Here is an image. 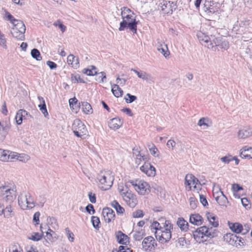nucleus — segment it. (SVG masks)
<instances>
[{
	"label": "nucleus",
	"instance_id": "obj_1",
	"mask_svg": "<svg viewBox=\"0 0 252 252\" xmlns=\"http://www.w3.org/2000/svg\"><path fill=\"white\" fill-rule=\"evenodd\" d=\"M215 230L212 227L209 228L206 226H203L197 228L193 232V237L197 242L203 243L208 238H211L216 236Z\"/></svg>",
	"mask_w": 252,
	"mask_h": 252
},
{
	"label": "nucleus",
	"instance_id": "obj_2",
	"mask_svg": "<svg viewBox=\"0 0 252 252\" xmlns=\"http://www.w3.org/2000/svg\"><path fill=\"white\" fill-rule=\"evenodd\" d=\"M173 229V225L170 221L165 220L162 228L155 232L157 239L161 244L168 242L171 238V230Z\"/></svg>",
	"mask_w": 252,
	"mask_h": 252
},
{
	"label": "nucleus",
	"instance_id": "obj_3",
	"mask_svg": "<svg viewBox=\"0 0 252 252\" xmlns=\"http://www.w3.org/2000/svg\"><path fill=\"white\" fill-rule=\"evenodd\" d=\"M18 202L20 207L24 210L32 209L35 205L33 196L27 191L20 193L18 197Z\"/></svg>",
	"mask_w": 252,
	"mask_h": 252
},
{
	"label": "nucleus",
	"instance_id": "obj_4",
	"mask_svg": "<svg viewBox=\"0 0 252 252\" xmlns=\"http://www.w3.org/2000/svg\"><path fill=\"white\" fill-rule=\"evenodd\" d=\"M118 190L121 196L126 204L131 208H134L137 204L136 196L128 189L127 186H120Z\"/></svg>",
	"mask_w": 252,
	"mask_h": 252
},
{
	"label": "nucleus",
	"instance_id": "obj_5",
	"mask_svg": "<svg viewBox=\"0 0 252 252\" xmlns=\"http://www.w3.org/2000/svg\"><path fill=\"white\" fill-rule=\"evenodd\" d=\"M17 190L15 186L10 187L8 186H0V200L11 203L15 199Z\"/></svg>",
	"mask_w": 252,
	"mask_h": 252
},
{
	"label": "nucleus",
	"instance_id": "obj_6",
	"mask_svg": "<svg viewBox=\"0 0 252 252\" xmlns=\"http://www.w3.org/2000/svg\"><path fill=\"white\" fill-rule=\"evenodd\" d=\"M99 188L104 190L109 189L113 185L114 177L109 171H101L97 176Z\"/></svg>",
	"mask_w": 252,
	"mask_h": 252
},
{
	"label": "nucleus",
	"instance_id": "obj_7",
	"mask_svg": "<svg viewBox=\"0 0 252 252\" xmlns=\"http://www.w3.org/2000/svg\"><path fill=\"white\" fill-rule=\"evenodd\" d=\"M128 18L126 17L123 19V21L120 24L119 30L123 31L126 28H128L134 33H136L137 22L136 21L134 14L133 15H128Z\"/></svg>",
	"mask_w": 252,
	"mask_h": 252
},
{
	"label": "nucleus",
	"instance_id": "obj_8",
	"mask_svg": "<svg viewBox=\"0 0 252 252\" xmlns=\"http://www.w3.org/2000/svg\"><path fill=\"white\" fill-rule=\"evenodd\" d=\"M26 31V26L22 21L13 25V27L10 31L12 36L17 40L21 41L25 40L24 33Z\"/></svg>",
	"mask_w": 252,
	"mask_h": 252
},
{
	"label": "nucleus",
	"instance_id": "obj_9",
	"mask_svg": "<svg viewBox=\"0 0 252 252\" xmlns=\"http://www.w3.org/2000/svg\"><path fill=\"white\" fill-rule=\"evenodd\" d=\"M72 129L74 135L78 137H82L87 135L88 130L86 126L79 119H75L72 126Z\"/></svg>",
	"mask_w": 252,
	"mask_h": 252
},
{
	"label": "nucleus",
	"instance_id": "obj_10",
	"mask_svg": "<svg viewBox=\"0 0 252 252\" xmlns=\"http://www.w3.org/2000/svg\"><path fill=\"white\" fill-rule=\"evenodd\" d=\"M185 185L187 189L190 190L191 189L192 187L193 190H195L198 192L200 189V184L198 180L192 174H187L185 177Z\"/></svg>",
	"mask_w": 252,
	"mask_h": 252
},
{
	"label": "nucleus",
	"instance_id": "obj_11",
	"mask_svg": "<svg viewBox=\"0 0 252 252\" xmlns=\"http://www.w3.org/2000/svg\"><path fill=\"white\" fill-rule=\"evenodd\" d=\"M130 183L134 187L135 189L140 195H144L150 192V186L143 180L131 181Z\"/></svg>",
	"mask_w": 252,
	"mask_h": 252
},
{
	"label": "nucleus",
	"instance_id": "obj_12",
	"mask_svg": "<svg viewBox=\"0 0 252 252\" xmlns=\"http://www.w3.org/2000/svg\"><path fill=\"white\" fill-rule=\"evenodd\" d=\"M198 39L200 43L209 49H214V41L213 40L215 39L214 37H211V38L207 35H205L202 32H200L197 34Z\"/></svg>",
	"mask_w": 252,
	"mask_h": 252
},
{
	"label": "nucleus",
	"instance_id": "obj_13",
	"mask_svg": "<svg viewBox=\"0 0 252 252\" xmlns=\"http://www.w3.org/2000/svg\"><path fill=\"white\" fill-rule=\"evenodd\" d=\"M142 246L144 251L152 252L154 251L157 243L153 237L148 236L144 239Z\"/></svg>",
	"mask_w": 252,
	"mask_h": 252
},
{
	"label": "nucleus",
	"instance_id": "obj_14",
	"mask_svg": "<svg viewBox=\"0 0 252 252\" xmlns=\"http://www.w3.org/2000/svg\"><path fill=\"white\" fill-rule=\"evenodd\" d=\"M14 213L13 209L11 204L5 206L3 204L0 203V216H3L5 218H10L13 217Z\"/></svg>",
	"mask_w": 252,
	"mask_h": 252
},
{
	"label": "nucleus",
	"instance_id": "obj_15",
	"mask_svg": "<svg viewBox=\"0 0 252 252\" xmlns=\"http://www.w3.org/2000/svg\"><path fill=\"white\" fill-rule=\"evenodd\" d=\"M140 169L142 172L146 174L148 176L154 177L156 175L155 168L148 161L145 162Z\"/></svg>",
	"mask_w": 252,
	"mask_h": 252
},
{
	"label": "nucleus",
	"instance_id": "obj_16",
	"mask_svg": "<svg viewBox=\"0 0 252 252\" xmlns=\"http://www.w3.org/2000/svg\"><path fill=\"white\" fill-rule=\"evenodd\" d=\"M252 136V127L245 126L240 129L237 133L238 139H244Z\"/></svg>",
	"mask_w": 252,
	"mask_h": 252
},
{
	"label": "nucleus",
	"instance_id": "obj_17",
	"mask_svg": "<svg viewBox=\"0 0 252 252\" xmlns=\"http://www.w3.org/2000/svg\"><path fill=\"white\" fill-rule=\"evenodd\" d=\"M161 6V10L164 13L170 14H172L173 9H176V5L173 2L163 1Z\"/></svg>",
	"mask_w": 252,
	"mask_h": 252
},
{
	"label": "nucleus",
	"instance_id": "obj_18",
	"mask_svg": "<svg viewBox=\"0 0 252 252\" xmlns=\"http://www.w3.org/2000/svg\"><path fill=\"white\" fill-rule=\"evenodd\" d=\"M10 128V124L0 122V141H3L5 139Z\"/></svg>",
	"mask_w": 252,
	"mask_h": 252
},
{
	"label": "nucleus",
	"instance_id": "obj_19",
	"mask_svg": "<svg viewBox=\"0 0 252 252\" xmlns=\"http://www.w3.org/2000/svg\"><path fill=\"white\" fill-rule=\"evenodd\" d=\"M102 214L105 222L109 223L112 220H114L115 214L112 209L109 208H104L102 210Z\"/></svg>",
	"mask_w": 252,
	"mask_h": 252
},
{
	"label": "nucleus",
	"instance_id": "obj_20",
	"mask_svg": "<svg viewBox=\"0 0 252 252\" xmlns=\"http://www.w3.org/2000/svg\"><path fill=\"white\" fill-rule=\"evenodd\" d=\"M157 50L161 53L165 58L169 55L167 45L161 40H158Z\"/></svg>",
	"mask_w": 252,
	"mask_h": 252
},
{
	"label": "nucleus",
	"instance_id": "obj_21",
	"mask_svg": "<svg viewBox=\"0 0 252 252\" xmlns=\"http://www.w3.org/2000/svg\"><path fill=\"white\" fill-rule=\"evenodd\" d=\"M117 242L122 245H127L129 243V237L126 234L121 231H118L115 233Z\"/></svg>",
	"mask_w": 252,
	"mask_h": 252
},
{
	"label": "nucleus",
	"instance_id": "obj_22",
	"mask_svg": "<svg viewBox=\"0 0 252 252\" xmlns=\"http://www.w3.org/2000/svg\"><path fill=\"white\" fill-rule=\"evenodd\" d=\"M214 41V47L212 49L213 51H216L218 47L220 49H223L227 50L229 47V44L228 42L226 41H221L220 38H215V39L213 40Z\"/></svg>",
	"mask_w": 252,
	"mask_h": 252
},
{
	"label": "nucleus",
	"instance_id": "obj_23",
	"mask_svg": "<svg viewBox=\"0 0 252 252\" xmlns=\"http://www.w3.org/2000/svg\"><path fill=\"white\" fill-rule=\"evenodd\" d=\"M240 156L242 158H252V147H243L241 149Z\"/></svg>",
	"mask_w": 252,
	"mask_h": 252
},
{
	"label": "nucleus",
	"instance_id": "obj_24",
	"mask_svg": "<svg viewBox=\"0 0 252 252\" xmlns=\"http://www.w3.org/2000/svg\"><path fill=\"white\" fill-rule=\"evenodd\" d=\"M67 62L69 65H71L74 69H77L79 67V59L73 54H70L68 56Z\"/></svg>",
	"mask_w": 252,
	"mask_h": 252
},
{
	"label": "nucleus",
	"instance_id": "obj_25",
	"mask_svg": "<svg viewBox=\"0 0 252 252\" xmlns=\"http://www.w3.org/2000/svg\"><path fill=\"white\" fill-rule=\"evenodd\" d=\"M224 241L230 245L233 246L237 240V236L233 233H226L223 236Z\"/></svg>",
	"mask_w": 252,
	"mask_h": 252
},
{
	"label": "nucleus",
	"instance_id": "obj_26",
	"mask_svg": "<svg viewBox=\"0 0 252 252\" xmlns=\"http://www.w3.org/2000/svg\"><path fill=\"white\" fill-rule=\"evenodd\" d=\"M122 122L119 118H115L110 120L108 123L109 127L111 129H117L122 126Z\"/></svg>",
	"mask_w": 252,
	"mask_h": 252
},
{
	"label": "nucleus",
	"instance_id": "obj_27",
	"mask_svg": "<svg viewBox=\"0 0 252 252\" xmlns=\"http://www.w3.org/2000/svg\"><path fill=\"white\" fill-rule=\"evenodd\" d=\"M189 222L196 225H200L202 223V217L198 214H191L189 217Z\"/></svg>",
	"mask_w": 252,
	"mask_h": 252
},
{
	"label": "nucleus",
	"instance_id": "obj_28",
	"mask_svg": "<svg viewBox=\"0 0 252 252\" xmlns=\"http://www.w3.org/2000/svg\"><path fill=\"white\" fill-rule=\"evenodd\" d=\"M130 71L134 72L138 76V78L142 79L143 80H145L146 81H149L151 80L152 77L149 74L147 73L146 72L143 71H137L136 69L133 68H131Z\"/></svg>",
	"mask_w": 252,
	"mask_h": 252
},
{
	"label": "nucleus",
	"instance_id": "obj_29",
	"mask_svg": "<svg viewBox=\"0 0 252 252\" xmlns=\"http://www.w3.org/2000/svg\"><path fill=\"white\" fill-rule=\"evenodd\" d=\"M177 224L181 231H187L189 229V223L183 218H179L177 221Z\"/></svg>",
	"mask_w": 252,
	"mask_h": 252
},
{
	"label": "nucleus",
	"instance_id": "obj_30",
	"mask_svg": "<svg viewBox=\"0 0 252 252\" xmlns=\"http://www.w3.org/2000/svg\"><path fill=\"white\" fill-rule=\"evenodd\" d=\"M111 91L114 95L117 97L122 96L123 94V91L117 84L111 85Z\"/></svg>",
	"mask_w": 252,
	"mask_h": 252
},
{
	"label": "nucleus",
	"instance_id": "obj_31",
	"mask_svg": "<svg viewBox=\"0 0 252 252\" xmlns=\"http://www.w3.org/2000/svg\"><path fill=\"white\" fill-rule=\"evenodd\" d=\"M206 216L209 223L213 226L216 227L219 225L217 218L214 214L208 213L206 214Z\"/></svg>",
	"mask_w": 252,
	"mask_h": 252
},
{
	"label": "nucleus",
	"instance_id": "obj_32",
	"mask_svg": "<svg viewBox=\"0 0 252 252\" xmlns=\"http://www.w3.org/2000/svg\"><path fill=\"white\" fill-rule=\"evenodd\" d=\"M38 99L40 101V102L41 103V104L38 105V107L40 109V110L41 111V112L43 113V114L44 115L45 117H46L47 115H48L46 106L45 102V100L44 98L41 96H38Z\"/></svg>",
	"mask_w": 252,
	"mask_h": 252
},
{
	"label": "nucleus",
	"instance_id": "obj_33",
	"mask_svg": "<svg viewBox=\"0 0 252 252\" xmlns=\"http://www.w3.org/2000/svg\"><path fill=\"white\" fill-rule=\"evenodd\" d=\"M229 228L236 233H240L241 229L242 228V225L238 222L230 223L228 222Z\"/></svg>",
	"mask_w": 252,
	"mask_h": 252
},
{
	"label": "nucleus",
	"instance_id": "obj_34",
	"mask_svg": "<svg viewBox=\"0 0 252 252\" xmlns=\"http://www.w3.org/2000/svg\"><path fill=\"white\" fill-rule=\"evenodd\" d=\"M81 108L83 112L86 114H90L93 113L91 105L87 102L81 103Z\"/></svg>",
	"mask_w": 252,
	"mask_h": 252
},
{
	"label": "nucleus",
	"instance_id": "obj_35",
	"mask_svg": "<svg viewBox=\"0 0 252 252\" xmlns=\"http://www.w3.org/2000/svg\"><path fill=\"white\" fill-rule=\"evenodd\" d=\"M111 205L116 210L117 214H123L124 213V208L122 207L116 200L113 201Z\"/></svg>",
	"mask_w": 252,
	"mask_h": 252
},
{
	"label": "nucleus",
	"instance_id": "obj_36",
	"mask_svg": "<svg viewBox=\"0 0 252 252\" xmlns=\"http://www.w3.org/2000/svg\"><path fill=\"white\" fill-rule=\"evenodd\" d=\"M145 236V230L141 229L136 231L133 235V237L135 241H140Z\"/></svg>",
	"mask_w": 252,
	"mask_h": 252
},
{
	"label": "nucleus",
	"instance_id": "obj_37",
	"mask_svg": "<svg viewBox=\"0 0 252 252\" xmlns=\"http://www.w3.org/2000/svg\"><path fill=\"white\" fill-rule=\"evenodd\" d=\"M3 19L5 20L10 21L12 25L20 21L16 19L9 12L6 10H5V14L3 16Z\"/></svg>",
	"mask_w": 252,
	"mask_h": 252
},
{
	"label": "nucleus",
	"instance_id": "obj_38",
	"mask_svg": "<svg viewBox=\"0 0 252 252\" xmlns=\"http://www.w3.org/2000/svg\"><path fill=\"white\" fill-rule=\"evenodd\" d=\"M216 201L220 205L222 206H226V204L228 203L227 198L223 193L216 199Z\"/></svg>",
	"mask_w": 252,
	"mask_h": 252
},
{
	"label": "nucleus",
	"instance_id": "obj_39",
	"mask_svg": "<svg viewBox=\"0 0 252 252\" xmlns=\"http://www.w3.org/2000/svg\"><path fill=\"white\" fill-rule=\"evenodd\" d=\"M42 229V227L40 226V230L42 231V233H43V231ZM42 235L43 234H40L38 232H33L31 236L29 237V238L34 241H38L42 238Z\"/></svg>",
	"mask_w": 252,
	"mask_h": 252
},
{
	"label": "nucleus",
	"instance_id": "obj_40",
	"mask_svg": "<svg viewBox=\"0 0 252 252\" xmlns=\"http://www.w3.org/2000/svg\"><path fill=\"white\" fill-rule=\"evenodd\" d=\"M8 150L0 149V160L4 162L8 161Z\"/></svg>",
	"mask_w": 252,
	"mask_h": 252
},
{
	"label": "nucleus",
	"instance_id": "obj_41",
	"mask_svg": "<svg viewBox=\"0 0 252 252\" xmlns=\"http://www.w3.org/2000/svg\"><path fill=\"white\" fill-rule=\"evenodd\" d=\"M133 15V12L130 9L126 7H124L121 9V16L123 19L126 17L128 18V15Z\"/></svg>",
	"mask_w": 252,
	"mask_h": 252
},
{
	"label": "nucleus",
	"instance_id": "obj_42",
	"mask_svg": "<svg viewBox=\"0 0 252 252\" xmlns=\"http://www.w3.org/2000/svg\"><path fill=\"white\" fill-rule=\"evenodd\" d=\"M149 160V156L148 155L139 156L137 158H135V162L138 164H140L141 161L145 162L148 161Z\"/></svg>",
	"mask_w": 252,
	"mask_h": 252
},
{
	"label": "nucleus",
	"instance_id": "obj_43",
	"mask_svg": "<svg viewBox=\"0 0 252 252\" xmlns=\"http://www.w3.org/2000/svg\"><path fill=\"white\" fill-rule=\"evenodd\" d=\"M32 57L35 59L37 61H41L42 60V57L41 56L39 51L37 49H33L31 51Z\"/></svg>",
	"mask_w": 252,
	"mask_h": 252
},
{
	"label": "nucleus",
	"instance_id": "obj_44",
	"mask_svg": "<svg viewBox=\"0 0 252 252\" xmlns=\"http://www.w3.org/2000/svg\"><path fill=\"white\" fill-rule=\"evenodd\" d=\"M17 159L20 161L26 162L30 159V157L25 154H18Z\"/></svg>",
	"mask_w": 252,
	"mask_h": 252
},
{
	"label": "nucleus",
	"instance_id": "obj_45",
	"mask_svg": "<svg viewBox=\"0 0 252 252\" xmlns=\"http://www.w3.org/2000/svg\"><path fill=\"white\" fill-rule=\"evenodd\" d=\"M22 113V110L21 109L19 110L16 114L15 119L18 125H21L22 123L23 118L24 117L23 116Z\"/></svg>",
	"mask_w": 252,
	"mask_h": 252
},
{
	"label": "nucleus",
	"instance_id": "obj_46",
	"mask_svg": "<svg viewBox=\"0 0 252 252\" xmlns=\"http://www.w3.org/2000/svg\"><path fill=\"white\" fill-rule=\"evenodd\" d=\"M71 81L73 83H84V81L81 78L80 75L79 74H72L71 77Z\"/></svg>",
	"mask_w": 252,
	"mask_h": 252
},
{
	"label": "nucleus",
	"instance_id": "obj_47",
	"mask_svg": "<svg viewBox=\"0 0 252 252\" xmlns=\"http://www.w3.org/2000/svg\"><path fill=\"white\" fill-rule=\"evenodd\" d=\"M126 103H132L137 99V97L135 95H131L127 93L124 98Z\"/></svg>",
	"mask_w": 252,
	"mask_h": 252
},
{
	"label": "nucleus",
	"instance_id": "obj_48",
	"mask_svg": "<svg viewBox=\"0 0 252 252\" xmlns=\"http://www.w3.org/2000/svg\"><path fill=\"white\" fill-rule=\"evenodd\" d=\"M98 75H100V76H98L96 79V81H98L99 82L103 83L106 81V74L104 72L102 71L98 73H97Z\"/></svg>",
	"mask_w": 252,
	"mask_h": 252
},
{
	"label": "nucleus",
	"instance_id": "obj_49",
	"mask_svg": "<svg viewBox=\"0 0 252 252\" xmlns=\"http://www.w3.org/2000/svg\"><path fill=\"white\" fill-rule=\"evenodd\" d=\"M91 221L93 224V226L95 228H98L99 224L100 223L99 219L97 217L93 216L92 217Z\"/></svg>",
	"mask_w": 252,
	"mask_h": 252
},
{
	"label": "nucleus",
	"instance_id": "obj_50",
	"mask_svg": "<svg viewBox=\"0 0 252 252\" xmlns=\"http://www.w3.org/2000/svg\"><path fill=\"white\" fill-rule=\"evenodd\" d=\"M65 231L68 240L71 242H73L74 240V235L73 233L69 229L68 227H66L65 229Z\"/></svg>",
	"mask_w": 252,
	"mask_h": 252
},
{
	"label": "nucleus",
	"instance_id": "obj_51",
	"mask_svg": "<svg viewBox=\"0 0 252 252\" xmlns=\"http://www.w3.org/2000/svg\"><path fill=\"white\" fill-rule=\"evenodd\" d=\"M148 147H149V149L151 154L153 156H154L155 157L158 156V154H157V153L158 152V150L154 144H152L151 147H150V145H149Z\"/></svg>",
	"mask_w": 252,
	"mask_h": 252
},
{
	"label": "nucleus",
	"instance_id": "obj_52",
	"mask_svg": "<svg viewBox=\"0 0 252 252\" xmlns=\"http://www.w3.org/2000/svg\"><path fill=\"white\" fill-rule=\"evenodd\" d=\"M53 25L55 27H58L61 29L62 32H64L66 30V27L62 23L60 20H58L55 22Z\"/></svg>",
	"mask_w": 252,
	"mask_h": 252
},
{
	"label": "nucleus",
	"instance_id": "obj_53",
	"mask_svg": "<svg viewBox=\"0 0 252 252\" xmlns=\"http://www.w3.org/2000/svg\"><path fill=\"white\" fill-rule=\"evenodd\" d=\"M82 72L88 76H94L97 74L96 71H93L92 69L89 68L83 69Z\"/></svg>",
	"mask_w": 252,
	"mask_h": 252
},
{
	"label": "nucleus",
	"instance_id": "obj_54",
	"mask_svg": "<svg viewBox=\"0 0 252 252\" xmlns=\"http://www.w3.org/2000/svg\"><path fill=\"white\" fill-rule=\"evenodd\" d=\"M243 188L237 184H233L232 186V190L234 193L235 196L236 195V193L240 190H242Z\"/></svg>",
	"mask_w": 252,
	"mask_h": 252
},
{
	"label": "nucleus",
	"instance_id": "obj_55",
	"mask_svg": "<svg viewBox=\"0 0 252 252\" xmlns=\"http://www.w3.org/2000/svg\"><path fill=\"white\" fill-rule=\"evenodd\" d=\"M214 4L213 1L211 0H205L204 3L203 9L204 11H207V9Z\"/></svg>",
	"mask_w": 252,
	"mask_h": 252
},
{
	"label": "nucleus",
	"instance_id": "obj_56",
	"mask_svg": "<svg viewBox=\"0 0 252 252\" xmlns=\"http://www.w3.org/2000/svg\"><path fill=\"white\" fill-rule=\"evenodd\" d=\"M189 201L190 207L192 209H195L197 207V200L194 197H191L189 199Z\"/></svg>",
	"mask_w": 252,
	"mask_h": 252
},
{
	"label": "nucleus",
	"instance_id": "obj_57",
	"mask_svg": "<svg viewBox=\"0 0 252 252\" xmlns=\"http://www.w3.org/2000/svg\"><path fill=\"white\" fill-rule=\"evenodd\" d=\"M18 153L12 152L10 151H9V153H8V161H12L14 159H16L18 157Z\"/></svg>",
	"mask_w": 252,
	"mask_h": 252
},
{
	"label": "nucleus",
	"instance_id": "obj_58",
	"mask_svg": "<svg viewBox=\"0 0 252 252\" xmlns=\"http://www.w3.org/2000/svg\"><path fill=\"white\" fill-rule=\"evenodd\" d=\"M251 229V226L249 224H245L242 225V228L241 229V232L243 235L247 234Z\"/></svg>",
	"mask_w": 252,
	"mask_h": 252
},
{
	"label": "nucleus",
	"instance_id": "obj_59",
	"mask_svg": "<svg viewBox=\"0 0 252 252\" xmlns=\"http://www.w3.org/2000/svg\"><path fill=\"white\" fill-rule=\"evenodd\" d=\"M0 46L5 49H6L7 48L6 45V39L5 38L4 35L0 37Z\"/></svg>",
	"mask_w": 252,
	"mask_h": 252
},
{
	"label": "nucleus",
	"instance_id": "obj_60",
	"mask_svg": "<svg viewBox=\"0 0 252 252\" xmlns=\"http://www.w3.org/2000/svg\"><path fill=\"white\" fill-rule=\"evenodd\" d=\"M220 160L225 164H228L230 161L233 160V158L231 156H225L221 158Z\"/></svg>",
	"mask_w": 252,
	"mask_h": 252
},
{
	"label": "nucleus",
	"instance_id": "obj_61",
	"mask_svg": "<svg viewBox=\"0 0 252 252\" xmlns=\"http://www.w3.org/2000/svg\"><path fill=\"white\" fill-rule=\"evenodd\" d=\"M77 102H78V100L75 97L70 98L69 100V105H70V107H73V105H74L75 106H76L77 107H80V103H79V104H78Z\"/></svg>",
	"mask_w": 252,
	"mask_h": 252
},
{
	"label": "nucleus",
	"instance_id": "obj_62",
	"mask_svg": "<svg viewBox=\"0 0 252 252\" xmlns=\"http://www.w3.org/2000/svg\"><path fill=\"white\" fill-rule=\"evenodd\" d=\"M152 229H154L155 230V231H158L160 228H162L160 225V224L158 222L155 221H154L151 224Z\"/></svg>",
	"mask_w": 252,
	"mask_h": 252
},
{
	"label": "nucleus",
	"instance_id": "obj_63",
	"mask_svg": "<svg viewBox=\"0 0 252 252\" xmlns=\"http://www.w3.org/2000/svg\"><path fill=\"white\" fill-rule=\"evenodd\" d=\"M132 216L135 218H141L143 216V211L141 210H138L132 213Z\"/></svg>",
	"mask_w": 252,
	"mask_h": 252
},
{
	"label": "nucleus",
	"instance_id": "obj_64",
	"mask_svg": "<svg viewBox=\"0 0 252 252\" xmlns=\"http://www.w3.org/2000/svg\"><path fill=\"white\" fill-rule=\"evenodd\" d=\"M241 203L244 207H245L246 208H250V201L249 200L246 198H243L241 200Z\"/></svg>",
	"mask_w": 252,
	"mask_h": 252
}]
</instances>
